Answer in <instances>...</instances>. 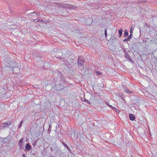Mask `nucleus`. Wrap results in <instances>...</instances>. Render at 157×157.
I'll list each match as a JSON object with an SVG mask.
<instances>
[{"mask_svg": "<svg viewBox=\"0 0 157 157\" xmlns=\"http://www.w3.org/2000/svg\"><path fill=\"white\" fill-rule=\"evenodd\" d=\"M40 21V20L39 19H37V20H36V19L33 20V21H34L35 22H36V21L38 22Z\"/></svg>", "mask_w": 157, "mask_h": 157, "instance_id": "5701e85b", "label": "nucleus"}, {"mask_svg": "<svg viewBox=\"0 0 157 157\" xmlns=\"http://www.w3.org/2000/svg\"><path fill=\"white\" fill-rule=\"evenodd\" d=\"M15 69H17V70H19V69L17 67H15Z\"/></svg>", "mask_w": 157, "mask_h": 157, "instance_id": "c85d7f7f", "label": "nucleus"}, {"mask_svg": "<svg viewBox=\"0 0 157 157\" xmlns=\"http://www.w3.org/2000/svg\"><path fill=\"white\" fill-rule=\"evenodd\" d=\"M85 101H87L88 103H89L88 101L87 100L86 101V100L85 99Z\"/></svg>", "mask_w": 157, "mask_h": 157, "instance_id": "a878e982", "label": "nucleus"}, {"mask_svg": "<svg viewBox=\"0 0 157 157\" xmlns=\"http://www.w3.org/2000/svg\"><path fill=\"white\" fill-rule=\"evenodd\" d=\"M132 34L131 33V34L129 35V36L128 37V39L130 40L132 38Z\"/></svg>", "mask_w": 157, "mask_h": 157, "instance_id": "aec40b11", "label": "nucleus"}, {"mask_svg": "<svg viewBox=\"0 0 157 157\" xmlns=\"http://www.w3.org/2000/svg\"><path fill=\"white\" fill-rule=\"evenodd\" d=\"M56 5L59 7H62L63 8H67L68 9H75L76 7L75 6H72L70 5L65 4H61L59 3H56Z\"/></svg>", "mask_w": 157, "mask_h": 157, "instance_id": "f257e3e1", "label": "nucleus"}, {"mask_svg": "<svg viewBox=\"0 0 157 157\" xmlns=\"http://www.w3.org/2000/svg\"><path fill=\"white\" fill-rule=\"evenodd\" d=\"M129 119L133 121L135 118V117L133 114H129Z\"/></svg>", "mask_w": 157, "mask_h": 157, "instance_id": "423d86ee", "label": "nucleus"}, {"mask_svg": "<svg viewBox=\"0 0 157 157\" xmlns=\"http://www.w3.org/2000/svg\"><path fill=\"white\" fill-rule=\"evenodd\" d=\"M119 34L120 37L122 35V29H120L119 30H118Z\"/></svg>", "mask_w": 157, "mask_h": 157, "instance_id": "0eeeda50", "label": "nucleus"}, {"mask_svg": "<svg viewBox=\"0 0 157 157\" xmlns=\"http://www.w3.org/2000/svg\"><path fill=\"white\" fill-rule=\"evenodd\" d=\"M125 92L128 93H129V94H131V93H132V91H130L129 90H128V89H126L125 90Z\"/></svg>", "mask_w": 157, "mask_h": 157, "instance_id": "9b49d317", "label": "nucleus"}, {"mask_svg": "<svg viewBox=\"0 0 157 157\" xmlns=\"http://www.w3.org/2000/svg\"><path fill=\"white\" fill-rule=\"evenodd\" d=\"M128 32L127 30H126L124 32V36L125 37H126L127 36H128Z\"/></svg>", "mask_w": 157, "mask_h": 157, "instance_id": "f8f14e48", "label": "nucleus"}, {"mask_svg": "<svg viewBox=\"0 0 157 157\" xmlns=\"http://www.w3.org/2000/svg\"><path fill=\"white\" fill-rule=\"evenodd\" d=\"M129 40L128 39V38H126V39H124L123 40V41L124 42L127 41H129Z\"/></svg>", "mask_w": 157, "mask_h": 157, "instance_id": "412c9836", "label": "nucleus"}, {"mask_svg": "<svg viewBox=\"0 0 157 157\" xmlns=\"http://www.w3.org/2000/svg\"><path fill=\"white\" fill-rule=\"evenodd\" d=\"M63 144V145L65 147H66L67 149L68 150H70V148H69V147L67 146V145L66 144H65V143L63 142L62 143Z\"/></svg>", "mask_w": 157, "mask_h": 157, "instance_id": "4468645a", "label": "nucleus"}, {"mask_svg": "<svg viewBox=\"0 0 157 157\" xmlns=\"http://www.w3.org/2000/svg\"><path fill=\"white\" fill-rule=\"evenodd\" d=\"M106 104H107V105L110 108H113V107L110 105L109 103H108L107 102H106Z\"/></svg>", "mask_w": 157, "mask_h": 157, "instance_id": "f3484780", "label": "nucleus"}, {"mask_svg": "<svg viewBox=\"0 0 157 157\" xmlns=\"http://www.w3.org/2000/svg\"><path fill=\"white\" fill-rule=\"evenodd\" d=\"M23 157H26V156L24 154L23 155Z\"/></svg>", "mask_w": 157, "mask_h": 157, "instance_id": "393cba45", "label": "nucleus"}, {"mask_svg": "<svg viewBox=\"0 0 157 157\" xmlns=\"http://www.w3.org/2000/svg\"><path fill=\"white\" fill-rule=\"evenodd\" d=\"M13 64H14L15 65L14 66H15L16 65V63H13Z\"/></svg>", "mask_w": 157, "mask_h": 157, "instance_id": "cd10ccee", "label": "nucleus"}, {"mask_svg": "<svg viewBox=\"0 0 157 157\" xmlns=\"http://www.w3.org/2000/svg\"><path fill=\"white\" fill-rule=\"evenodd\" d=\"M125 56L127 58H129V56L128 55L126 54H125Z\"/></svg>", "mask_w": 157, "mask_h": 157, "instance_id": "b1692460", "label": "nucleus"}, {"mask_svg": "<svg viewBox=\"0 0 157 157\" xmlns=\"http://www.w3.org/2000/svg\"><path fill=\"white\" fill-rule=\"evenodd\" d=\"M112 109L114 110L117 113H119L120 112V111L118 109L114 107H113Z\"/></svg>", "mask_w": 157, "mask_h": 157, "instance_id": "6e6552de", "label": "nucleus"}, {"mask_svg": "<svg viewBox=\"0 0 157 157\" xmlns=\"http://www.w3.org/2000/svg\"><path fill=\"white\" fill-rule=\"evenodd\" d=\"M50 149H51V151H52L53 150V148L52 147H51Z\"/></svg>", "mask_w": 157, "mask_h": 157, "instance_id": "bb28decb", "label": "nucleus"}, {"mask_svg": "<svg viewBox=\"0 0 157 157\" xmlns=\"http://www.w3.org/2000/svg\"><path fill=\"white\" fill-rule=\"evenodd\" d=\"M56 88L57 89L56 90H55L56 91L60 90L62 89H63L64 88L63 86H61V85H60V84L58 86H56Z\"/></svg>", "mask_w": 157, "mask_h": 157, "instance_id": "39448f33", "label": "nucleus"}, {"mask_svg": "<svg viewBox=\"0 0 157 157\" xmlns=\"http://www.w3.org/2000/svg\"><path fill=\"white\" fill-rule=\"evenodd\" d=\"M105 36L106 37L107 35V30L106 29H105Z\"/></svg>", "mask_w": 157, "mask_h": 157, "instance_id": "4be33fe9", "label": "nucleus"}, {"mask_svg": "<svg viewBox=\"0 0 157 157\" xmlns=\"http://www.w3.org/2000/svg\"><path fill=\"white\" fill-rule=\"evenodd\" d=\"M23 122V121L22 120L21 121V123L19 125L18 128H20L21 127Z\"/></svg>", "mask_w": 157, "mask_h": 157, "instance_id": "a211bd4d", "label": "nucleus"}, {"mask_svg": "<svg viewBox=\"0 0 157 157\" xmlns=\"http://www.w3.org/2000/svg\"><path fill=\"white\" fill-rule=\"evenodd\" d=\"M24 139L23 138H21L19 141V142L18 143V144H22L23 142V140Z\"/></svg>", "mask_w": 157, "mask_h": 157, "instance_id": "1a4fd4ad", "label": "nucleus"}, {"mask_svg": "<svg viewBox=\"0 0 157 157\" xmlns=\"http://www.w3.org/2000/svg\"><path fill=\"white\" fill-rule=\"evenodd\" d=\"M12 124L11 122H8L7 123H3L2 126V128L3 129L9 128V125Z\"/></svg>", "mask_w": 157, "mask_h": 157, "instance_id": "f03ea898", "label": "nucleus"}, {"mask_svg": "<svg viewBox=\"0 0 157 157\" xmlns=\"http://www.w3.org/2000/svg\"><path fill=\"white\" fill-rule=\"evenodd\" d=\"M32 148L31 145H30L29 143H27L25 146V151H29Z\"/></svg>", "mask_w": 157, "mask_h": 157, "instance_id": "20e7f679", "label": "nucleus"}, {"mask_svg": "<svg viewBox=\"0 0 157 157\" xmlns=\"http://www.w3.org/2000/svg\"><path fill=\"white\" fill-rule=\"evenodd\" d=\"M82 59V57L81 56H79L78 58V63L81 66L84 63V61Z\"/></svg>", "mask_w": 157, "mask_h": 157, "instance_id": "7ed1b4c3", "label": "nucleus"}, {"mask_svg": "<svg viewBox=\"0 0 157 157\" xmlns=\"http://www.w3.org/2000/svg\"><path fill=\"white\" fill-rule=\"evenodd\" d=\"M133 28L132 26L131 28H130V33L131 34H132L133 33Z\"/></svg>", "mask_w": 157, "mask_h": 157, "instance_id": "dca6fc26", "label": "nucleus"}, {"mask_svg": "<svg viewBox=\"0 0 157 157\" xmlns=\"http://www.w3.org/2000/svg\"><path fill=\"white\" fill-rule=\"evenodd\" d=\"M36 142H35L34 144H36Z\"/></svg>", "mask_w": 157, "mask_h": 157, "instance_id": "c756f323", "label": "nucleus"}, {"mask_svg": "<svg viewBox=\"0 0 157 157\" xmlns=\"http://www.w3.org/2000/svg\"><path fill=\"white\" fill-rule=\"evenodd\" d=\"M51 128H52L51 125L49 124V128H48V133H49L50 132V131L51 130Z\"/></svg>", "mask_w": 157, "mask_h": 157, "instance_id": "9d476101", "label": "nucleus"}, {"mask_svg": "<svg viewBox=\"0 0 157 157\" xmlns=\"http://www.w3.org/2000/svg\"><path fill=\"white\" fill-rule=\"evenodd\" d=\"M95 73L97 75H101L102 74V73L100 72L99 71H97L95 72Z\"/></svg>", "mask_w": 157, "mask_h": 157, "instance_id": "2eb2a0df", "label": "nucleus"}, {"mask_svg": "<svg viewBox=\"0 0 157 157\" xmlns=\"http://www.w3.org/2000/svg\"><path fill=\"white\" fill-rule=\"evenodd\" d=\"M20 145L19 149L21 150L23 148V144H19Z\"/></svg>", "mask_w": 157, "mask_h": 157, "instance_id": "6ab92c4d", "label": "nucleus"}, {"mask_svg": "<svg viewBox=\"0 0 157 157\" xmlns=\"http://www.w3.org/2000/svg\"><path fill=\"white\" fill-rule=\"evenodd\" d=\"M31 15L32 16H37L38 15V14H37V13L35 12L32 13H31Z\"/></svg>", "mask_w": 157, "mask_h": 157, "instance_id": "ddd939ff", "label": "nucleus"}]
</instances>
